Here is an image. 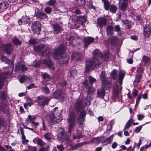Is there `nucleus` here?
I'll use <instances>...</instances> for the list:
<instances>
[{
    "mask_svg": "<svg viewBox=\"0 0 151 151\" xmlns=\"http://www.w3.org/2000/svg\"><path fill=\"white\" fill-rule=\"evenodd\" d=\"M102 2L104 4V7L106 10H108L109 9V1L107 0H102Z\"/></svg>",
    "mask_w": 151,
    "mask_h": 151,
    "instance_id": "30",
    "label": "nucleus"
},
{
    "mask_svg": "<svg viewBox=\"0 0 151 151\" xmlns=\"http://www.w3.org/2000/svg\"><path fill=\"white\" fill-rule=\"evenodd\" d=\"M30 19V18L29 16L25 15L23 16L18 22L19 24H26L29 23Z\"/></svg>",
    "mask_w": 151,
    "mask_h": 151,
    "instance_id": "17",
    "label": "nucleus"
},
{
    "mask_svg": "<svg viewBox=\"0 0 151 151\" xmlns=\"http://www.w3.org/2000/svg\"><path fill=\"white\" fill-rule=\"evenodd\" d=\"M37 40L34 38L31 39L30 40V43L31 44L34 45L36 44L37 42Z\"/></svg>",
    "mask_w": 151,
    "mask_h": 151,
    "instance_id": "47",
    "label": "nucleus"
},
{
    "mask_svg": "<svg viewBox=\"0 0 151 151\" xmlns=\"http://www.w3.org/2000/svg\"><path fill=\"white\" fill-rule=\"evenodd\" d=\"M12 41L14 44L17 45H20L22 44V42L19 40L17 38H14L12 39Z\"/></svg>",
    "mask_w": 151,
    "mask_h": 151,
    "instance_id": "36",
    "label": "nucleus"
},
{
    "mask_svg": "<svg viewBox=\"0 0 151 151\" xmlns=\"http://www.w3.org/2000/svg\"><path fill=\"white\" fill-rule=\"evenodd\" d=\"M86 19L84 17H81L77 20V22L81 24H83L86 22Z\"/></svg>",
    "mask_w": 151,
    "mask_h": 151,
    "instance_id": "27",
    "label": "nucleus"
},
{
    "mask_svg": "<svg viewBox=\"0 0 151 151\" xmlns=\"http://www.w3.org/2000/svg\"><path fill=\"white\" fill-rule=\"evenodd\" d=\"M100 78L102 81L103 88L106 90L109 89L111 86V84L106 78L105 71H103L101 72Z\"/></svg>",
    "mask_w": 151,
    "mask_h": 151,
    "instance_id": "4",
    "label": "nucleus"
},
{
    "mask_svg": "<svg viewBox=\"0 0 151 151\" xmlns=\"http://www.w3.org/2000/svg\"><path fill=\"white\" fill-rule=\"evenodd\" d=\"M121 89L122 87L121 86L120 88H119L117 85H115L114 86L113 91V95L114 97L119 99H121L122 97Z\"/></svg>",
    "mask_w": 151,
    "mask_h": 151,
    "instance_id": "6",
    "label": "nucleus"
},
{
    "mask_svg": "<svg viewBox=\"0 0 151 151\" xmlns=\"http://www.w3.org/2000/svg\"><path fill=\"white\" fill-rule=\"evenodd\" d=\"M58 137L59 140L62 141L67 140L68 139V136L62 128H60L59 129Z\"/></svg>",
    "mask_w": 151,
    "mask_h": 151,
    "instance_id": "9",
    "label": "nucleus"
},
{
    "mask_svg": "<svg viewBox=\"0 0 151 151\" xmlns=\"http://www.w3.org/2000/svg\"><path fill=\"white\" fill-rule=\"evenodd\" d=\"M114 28L111 26H108L107 27L106 32L108 35H111L114 31Z\"/></svg>",
    "mask_w": 151,
    "mask_h": 151,
    "instance_id": "31",
    "label": "nucleus"
},
{
    "mask_svg": "<svg viewBox=\"0 0 151 151\" xmlns=\"http://www.w3.org/2000/svg\"><path fill=\"white\" fill-rule=\"evenodd\" d=\"M28 148L29 151H37V150L35 147L29 146Z\"/></svg>",
    "mask_w": 151,
    "mask_h": 151,
    "instance_id": "51",
    "label": "nucleus"
},
{
    "mask_svg": "<svg viewBox=\"0 0 151 151\" xmlns=\"http://www.w3.org/2000/svg\"><path fill=\"white\" fill-rule=\"evenodd\" d=\"M86 144V142H85L78 143L76 144V145H74L75 147V148H76V149L77 148L80 147Z\"/></svg>",
    "mask_w": 151,
    "mask_h": 151,
    "instance_id": "41",
    "label": "nucleus"
},
{
    "mask_svg": "<svg viewBox=\"0 0 151 151\" xmlns=\"http://www.w3.org/2000/svg\"><path fill=\"white\" fill-rule=\"evenodd\" d=\"M119 0V9L122 10H126L128 5V0Z\"/></svg>",
    "mask_w": 151,
    "mask_h": 151,
    "instance_id": "12",
    "label": "nucleus"
},
{
    "mask_svg": "<svg viewBox=\"0 0 151 151\" xmlns=\"http://www.w3.org/2000/svg\"><path fill=\"white\" fill-rule=\"evenodd\" d=\"M104 138L103 137H95L92 139L91 142V143L93 144H98L102 141L104 140Z\"/></svg>",
    "mask_w": 151,
    "mask_h": 151,
    "instance_id": "22",
    "label": "nucleus"
},
{
    "mask_svg": "<svg viewBox=\"0 0 151 151\" xmlns=\"http://www.w3.org/2000/svg\"><path fill=\"white\" fill-rule=\"evenodd\" d=\"M117 144L116 142H114L111 145L112 148L113 149H115L117 146Z\"/></svg>",
    "mask_w": 151,
    "mask_h": 151,
    "instance_id": "64",
    "label": "nucleus"
},
{
    "mask_svg": "<svg viewBox=\"0 0 151 151\" xmlns=\"http://www.w3.org/2000/svg\"><path fill=\"white\" fill-rule=\"evenodd\" d=\"M14 49L13 45L10 44H7L4 45L3 49L6 53L8 54H11Z\"/></svg>",
    "mask_w": 151,
    "mask_h": 151,
    "instance_id": "16",
    "label": "nucleus"
},
{
    "mask_svg": "<svg viewBox=\"0 0 151 151\" xmlns=\"http://www.w3.org/2000/svg\"><path fill=\"white\" fill-rule=\"evenodd\" d=\"M98 96L100 97H103L105 94V91L104 89H98L97 92Z\"/></svg>",
    "mask_w": 151,
    "mask_h": 151,
    "instance_id": "32",
    "label": "nucleus"
},
{
    "mask_svg": "<svg viewBox=\"0 0 151 151\" xmlns=\"http://www.w3.org/2000/svg\"><path fill=\"white\" fill-rule=\"evenodd\" d=\"M81 57V54L78 52L73 54L72 58L73 60L76 61L79 60Z\"/></svg>",
    "mask_w": 151,
    "mask_h": 151,
    "instance_id": "26",
    "label": "nucleus"
},
{
    "mask_svg": "<svg viewBox=\"0 0 151 151\" xmlns=\"http://www.w3.org/2000/svg\"><path fill=\"white\" fill-rule=\"evenodd\" d=\"M44 11L46 13L50 14L51 12L52 9L51 7L48 6L45 8Z\"/></svg>",
    "mask_w": 151,
    "mask_h": 151,
    "instance_id": "44",
    "label": "nucleus"
},
{
    "mask_svg": "<svg viewBox=\"0 0 151 151\" xmlns=\"http://www.w3.org/2000/svg\"><path fill=\"white\" fill-rule=\"evenodd\" d=\"M133 122V120L132 119H129L125 125L124 130H126L129 128Z\"/></svg>",
    "mask_w": 151,
    "mask_h": 151,
    "instance_id": "35",
    "label": "nucleus"
},
{
    "mask_svg": "<svg viewBox=\"0 0 151 151\" xmlns=\"http://www.w3.org/2000/svg\"><path fill=\"white\" fill-rule=\"evenodd\" d=\"M51 113L50 115V120L54 124L57 123L61 120L62 118L60 117H56L55 113Z\"/></svg>",
    "mask_w": 151,
    "mask_h": 151,
    "instance_id": "11",
    "label": "nucleus"
},
{
    "mask_svg": "<svg viewBox=\"0 0 151 151\" xmlns=\"http://www.w3.org/2000/svg\"><path fill=\"white\" fill-rule=\"evenodd\" d=\"M88 79L89 83L91 84H92L96 81V79L95 78L91 76H89Z\"/></svg>",
    "mask_w": 151,
    "mask_h": 151,
    "instance_id": "46",
    "label": "nucleus"
},
{
    "mask_svg": "<svg viewBox=\"0 0 151 151\" xmlns=\"http://www.w3.org/2000/svg\"><path fill=\"white\" fill-rule=\"evenodd\" d=\"M63 93H64L63 92L60 91H58L55 93L54 95L56 97L59 98H61L63 97Z\"/></svg>",
    "mask_w": 151,
    "mask_h": 151,
    "instance_id": "34",
    "label": "nucleus"
},
{
    "mask_svg": "<svg viewBox=\"0 0 151 151\" xmlns=\"http://www.w3.org/2000/svg\"><path fill=\"white\" fill-rule=\"evenodd\" d=\"M67 120L68 125V132L70 134L76 122V116L73 112H71L69 114Z\"/></svg>",
    "mask_w": 151,
    "mask_h": 151,
    "instance_id": "3",
    "label": "nucleus"
},
{
    "mask_svg": "<svg viewBox=\"0 0 151 151\" xmlns=\"http://www.w3.org/2000/svg\"><path fill=\"white\" fill-rule=\"evenodd\" d=\"M124 24H125L126 27L128 29L130 28L133 25V23L132 22L127 20L125 21Z\"/></svg>",
    "mask_w": 151,
    "mask_h": 151,
    "instance_id": "33",
    "label": "nucleus"
},
{
    "mask_svg": "<svg viewBox=\"0 0 151 151\" xmlns=\"http://www.w3.org/2000/svg\"><path fill=\"white\" fill-rule=\"evenodd\" d=\"M142 61L145 62V64H148L150 62L149 58L147 56L144 55L142 58Z\"/></svg>",
    "mask_w": 151,
    "mask_h": 151,
    "instance_id": "37",
    "label": "nucleus"
},
{
    "mask_svg": "<svg viewBox=\"0 0 151 151\" xmlns=\"http://www.w3.org/2000/svg\"><path fill=\"white\" fill-rule=\"evenodd\" d=\"M97 23L100 27H104L107 25V20L104 18L100 17L98 19Z\"/></svg>",
    "mask_w": 151,
    "mask_h": 151,
    "instance_id": "13",
    "label": "nucleus"
},
{
    "mask_svg": "<svg viewBox=\"0 0 151 151\" xmlns=\"http://www.w3.org/2000/svg\"><path fill=\"white\" fill-rule=\"evenodd\" d=\"M57 149L60 151H62L64 149V148L62 145H58L57 146Z\"/></svg>",
    "mask_w": 151,
    "mask_h": 151,
    "instance_id": "58",
    "label": "nucleus"
},
{
    "mask_svg": "<svg viewBox=\"0 0 151 151\" xmlns=\"http://www.w3.org/2000/svg\"><path fill=\"white\" fill-rule=\"evenodd\" d=\"M29 99L30 100V101L28 102L27 104L29 106H31L33 104V102L32 101V100L30 99Z\"/></svg>",
    "mask_w": 151,
    "mask_h": 151,
    "instance_id": "63",
    "label": "nucleus"
},
{
    "mask_svg": "<svg viewBox=\"0 0 151 151\" xmlns=\"http://www.w3.org/2000/svg\"><path fill=\"white\" fill-rule=\"evenodd\" d=\"M84 39V46L86 48L88 45L92 44L94 41L95 39L91 37H85Z\"/></svg>",
    "mask_w": 151,
    "mask_h": 151,
    "instance_id": "14",
    "label": "nucleus"
},
{
    "mask_svg": "<svg viewBox=\"0 0 151 151\" xmlns=\"http://www.w3.org/2000/svg\"><path fill=\"white\" fill-rule=\"evenodd\" d=\"M44 63L47 65L48 67L52 70H53L54 67L51 61L50 60H44Z\"/></svg>",
    "mask_w": 151,
    "mask_h": 151,
    "instance_id": "28",
    "label": "nucleus"
},
{
    "mask_svg": "<svg viewBox=\"0 0 151 151\" xmlns=\"http://www.w3.org/2000/svg\"><path fill=\"white\" fill-rule=\"evenodd\" d=\"M143 71V69L141 67H139L137 70V73L136 74V76H137V77L138 78V81H139L142 77V74Z\"/></svg>",
    "mask_w": 151,
    "mask_h": 151,
    "instance_id": "25",
    "label": "nucleus"
},
{
    "mask_svg": "<svg viewBox=\"0 0 151 151\" xmlns=\"http://www.w3.org/2000/svg\"><path fill=\"white\" fill-rule=\"evenodd\" d=\"M88 7L90 9L93 10H95L96 9L95 7L93 5L91 2L89 3L88 4Z\"/></svg>",
    "mask_w": 151,
    "mask_h": 151,
    "instance_id": "56",
    "label": "nucleus"
},
{
    "mask_svg": "<svg viewBox=\"0 0 151 151\" xmlns=\"http://www.w3.org/2000/svg\"><path fill=\"white\" fill-rule=\"evenodd\" d=\"M37 102L40 106H44L48 104L50 99L48 97H44L43 96H38L37 97Z\"/></svg>",
    "mask_w": 151,
    "mask_h": 151,
    "instance_id": "8",
    "label": "nucleus"
},
{
    "mask_svg": "<svg viewBox=\"0 0 151 151\" xmlns=\"http://www.w3.org/2000/svg\"><path fill=\"white\" fill-rule=\"evenodd\" d=\"M142 128V125L139 126L135 128V129L134 130V131L135 133H138L141 131Z\"/></svg>",
    "mask_w": 151,
    "mask_h": 151,
    "instance_id": "50",
    "label": "nucleus"
},
{
    "mask_svg": "<svg viewBox=\"0 0 151 151\" xmlns=\"http://www.w3.org/2000/svg\"><path fill=\"white\" fill-rule=\"evenodd\" d=\"M138 119L139 120H142L144 117V116L143 115L139 114L137 116Z\"/></svg>",
    "mask_w": 151,
    "mask_h": 151,
    "instance_id": "61",
    "label": "nucleus"
},
{
    "mask_svg": "<svg viewBox=\"0 0 151 151\" xmlns=\"http://www.w3.org/2000/svg\"><path fill=\"white\" fill-rule=\"evenodd\" d=\"M86 115V113L84 110L82 111L80 113L78 119V123L80 125H83L85 120Z\"/></svg>",
    "mask_w": 151,
    "mask_h": 151,
    "instance_id": "10",
    "label": "nucleus"
},
{
    "mask_svg": "<svg viewBox=\"0 0 151 151\" xmlns=\"http://www.w3.org/2000/svg\"><path fill=\"white\" fill-rule=\"evenodd\" d=\"M37 144L39 145L42 146L45 145V142H43L42 140L40 138L38 139Z\"/></svg>",
    "mask_w": 151,
    "mask_h": 151,
    "instance_id": "43",
    "label": "nucleus"
},
{
    "mask_svg": "<svg viewBox=\"0 0 151 151\" xmlns=\"http://www.w3.org/2000/svg\"><path fill=\"white\" fill-rule=\"evenodd\" d=\"M55 0H50V1L47 2V4L48 5L52 6L55 4Z\"/></svg>",
    "mask_w": 151,
    "mask_h": 151,
    "instance_id": "53",
    "label": "nucleus"
},
{
    "mask_svg": "<svg viewBox=\"0 0 151 151\" xmlns=\"http://www.w3.org/2000/svg\"><path fill=\"white\" fill-rule=\"evenodd\" d=\"M52 26L53 27V30L56 33L58 34L59 32L62 31V30L61 27L58 24H52Z\"/></svg>",
    "mask_w": 151,
    "mask_h": 151,
    "instance_id": "20",
    "label": "nucleus"
},
{
    "mask_svg": "<svg viewBox=\"0 0 151 151\" xmlns=\"http://www.w3.org/2000/svg\"><path fill=\"white\" fill-rule=\"evenodd\" d=\"M45 137L48 140H50L51 139L50 134L48 133H46L45 134Z\"/></svg>",
    "mask_w": 151,
    "mask_h": 151,
    "instance_id": "57",
    "label": "nucleus"
},
{
    "mask_svg": "<svg viewBox=\"0 0 151 151\" xmlns=\"http://www.w3.org/2000/svg\"><path fill=\"white\" fill-rule=\"evenodd\" d=\"M77 71L74 70L71 71L70 73V77H74L77 75Z\"/></svg>",
    "mask_w": 151,
    "mask_h": 151,
    "instance_id": "42",
    "label": "nucleus"
},
{
    "mask_svg": "<svg viewBox=\"0 0 151 151\" xmlns=\"http://www.w3.org/2000/svg\"><path fill=\"white\" fill-rule=\"evenodd\" d=\"M54 112H56L55 113V115L56 117H61V118H62L61 113L62 112V111L61 110H58L57 111H55L52 113H54Z\"/></svg>",
    "mask_w": 151,
    "mask_h": 151,
    "instance_id": "40",
    "label": "nucleus"
},
{
    "mask_svg": "<svg viewBox=\"0 0 151 151\" xmlns=\"http://www.w3.org/2000/svg\"><path fill=\"white\" fill-rule=\"evenodd\" d=\"M40 62L38 61L35 63L33 64V66H34L35 67H39L40 65Z\"/></svg>",
    "mask_w": 151,
    "mask_h": 151,
    "instance_id": "60",
    "label": "nucleus"
},
{
    "mask_svg": "<svg viewBox=\"0 0 151 151\" xmlns=\"http://www.w3.org/2000/svg\"><path fill=\"white\" fill-rule=\"evenodd\" d=\"M42 76L44 79H48L50 78V75L46 73L42 74Z\"/></svg>",
    "mask_w": 151,
    "mask_h": 151,
    "instance_id": "52",
    "label": "nucleus"
},
{
    "mask_svg": "<svg viewBox=\"0 0 151 151\" xmlns=\"http://www.w3.org/2000/svg\"><path fill=\"white\" fill-rule=\"evenodd\" d=\"M93 58L92 60H87L86 63L85 71L88 72L93 68L97 67L100 65L101 63L97 58L98 57L101 56L99 50L96 49L93 52Z\"/></svg>",
    "mask_w": 151,
    "mask_h": 151,
    "instance_id": "1",
    "label": "nucleus"
},
{
    "mask_svg": "<svg viewBox=\"0 0 151 151\" xmlns=\"http://www.w3.org/2000/svg\"><path fill=\"white\" fill-rule=\"evenodd\" d=\"M114 28L115 31L119 32H120L121 30V28L119 27V25H116L115 26Z\"/></svg>",
    "mask_w": 151,
    "mask_h": 151,
    "instance_id": "55",
    "label": "nucleus"
},
{
    "mask_svg": "<svg viewBox=\"0 0 151 151\" xmlns=\"http://www.w3.org/2000/svg\"><path fill=\"white\" fill-rule=\"evenodd\" d=\"M9 4L6 1H3L0 3V11H4L8 7Z\"/></svg>",
    "mask_w": 151,
    "mask_h": 151,
    "instance_id": "23",
    "label": "nucleus"
},
{
    "mask_svg": "<svg viewBox=\"0 0 151 151\" xmlns=\"http://www.w3.org/2000/svg\"><path fill=\"white\" fill-rule=\"evenodd\" d=\"M94 91V89L91 86H89L87 91V93L88 94L92 93Z\"/></svg>",
    "mask_w": 151,
    "mask_h": 151,
    "instance_id": "45",
    "label": "nucleus"
},
{
    "mask_svg": "<svg viewBox=\"0 0 151 151\" xmlns=\"http://www.w3.org/2000/svg\"><path fill=\"white\" fill-rule=\"evenodd\" d=\"M42 88V92L44 94H48L50 93V90L47 87L44 86Z\"/></svg>",
    "mask_w": 151,
    "mask_h": 151,
    "instance_id": "39",
    "label": "nucleus"
},
{
    "mask_svg": "<svg viewBox=\"0 0 151 151\" xmlns=\"http://www.w3.org/2000/svg\"><path fill=\"white\" fill-rule=\"evenodd\" d=\"M35 50L38 52L41 56H45L49 53V49L46 46L42 45L40 46H37L34 48Z\"/></svg>",
    "mask_w": 151,
    "mask_h": 151,
    "instance_id": "5",
    "label": "nucleus"
},
{
    "mask_svg": "<svg viewBox=\"0 0 151 151\" xmlns=\"http://www.w3.org/2000/svg\"><path fill=\"white\" fill-rule=\"evenodd\" d=\"M35 16L37 18L41 20L47 19V16L44 12H39L35 13Z\"/></svg>",
    "mask_w": 151,
    "mask_h": 151,
    "instance_id": "18",
    "label": "nucleus"
},
{
    "mask_svg": "<svg viewBox=\"0 0 151 151\" xmlns=\"http://www.w3.org/2000/svg\"><path fill=\"white\" fill-rule=\"evenodd\" d=\"M65 48L63 45H61L60 47L55 51V53L57 56L58 63L60 65L67 63L69 61L68 56L65 53Z\"/></svg>",
    "mask_w": 151,
    "mask_h": 151,
    "instance_id": "2",
    "label": "nucleus"
},
{
    "mask_svg": "<svg viewBox=\"0 0 151 151\" xmlns=\"http://www.w3.org/2000/svg\"><path fill=\"white\" fill-rule=\"evenodd\" d=\"M141 98V93L139 94L136 100V102L135 106H137L140 102V100Z\"/></svg>",
    "mask_w": 151,
    "mask_h": 151,
    "instance_id": "48",
    "label": "nucleus"
},
{
    "mask_svg": "<svg viewBox=\"0 0 151 151\" xmlns=\"http://www.w3.org/2000/svg\"><path fill=\"white\" fill-rule=\"evenodd\" d=\"M75 106L76 109L77 110H79L83 108L84 104L83 101L80 100H79L76 101Z\"/></svg>",
    "mask_w": 151,
    "mask_h": 151,
    "instance_id": "21",
    "label": "nucleus"
},
{
    "mask_svg": "<svg viewBox=\"0 0 151 151\" xmlns=\"http://www.w3.org/2000/svg\"><path fill=\"white\" fill-rule=\"evenodd\" d=\"M26 78L24 76H22L19 79V80L21 83H23L25 81Z\"/></svg>",
    "mask_w": 151,
    "mask_h": 151,
    "instance_id": "59",
    "label": "nucleus"
},
{
    "mask_svg": "<svg viewBox=\"0 0 151 151\" xmlns=\"http://www.w3.org/2000/svg\"><path fill=\"white\" fill-rule=\"evenodd\" d=\"M143 34L144 36L148 37L151 35V26L149 24H146L144 27Z\"/></svg>",
    "mask_w": 151,
    "mask_h": 151,
    "instance_id": "15",
    "label": "nucleus"
},
{
    "mask_svg": "<svg viewBox=\"0 0 151 151\" xmlns=\"http://www.w3.org/2000/svg\"><path fill=\"white\" fill-rule=\"evenodd\" d=\"M32 29L33 32L38 34L40 32L41 29V24L38 21H35L32 23Z\"/></svg>",
    "mask_w": 151,
    "mask_h": 151,
    "instance_id": "7",
    "label": "nucleus"
},
{
    "mask_svg": "<svg viewBox=\"0 0 151 151\" xmlns=\"http://www.w3.org/2000/svg\"><path fill=\"white\" fill-rule=\"evenodd\" d=\"M86 3L85 0H76L75 5L78 8H83Z\"/></svg>",
    "mask_w": 151,
    "mask_h": 151,
    "instance_id": "19",
    "label": "nucleus"
},
{
    "mask_svg": "<svg viewBox=\"0 0 151 151\" xmlns=\"http://www.w3.org/2000/svg\"><path fill=\"white\" fill-rule=\"evenodd\" d=\"M28 119L32 123L35 119L36 118L34 116L32 117L31 115H29L28 116Z\"/></svg>",
    "mask_w": 151,
    "mask_h": 151,
    "instance_id": "49",
    "label": "nucleus"
},
{
    "mask_svg": "<svg viewBox=\"0 0 151 151\" xmlns=\"http://www.w3.org/2000/svg\"><path fill=\"white\" fill-rule=\"evenodd\" d=\"M136 18L137 20L139 22H141L142 21V17L140 16H138L136 17Z\"/></svg>",
    "mask_w": 151,
    "mask_h": 151,
    "instance_id": "62",
    "label": "nucleus"
},
{
    "mask_svg": "<svg viewBox=\"0 0 151 151\" xmlns=\"http://www.w3.org/2000/svg\"><path fill=\"white\" fill-rule=\"evenodd\" d=\"M113 137V134L111 135L107 139H106L102 142V145L105 146L111 143Z\"/></svg>",
    "mask_w": 151,
    "mask_h": 151,
    "instance_id": "24",
    "label": "nucleus"
},
{
    "mask_svg": "<svg viewBox=\"0 0 151 151\" xmlns=\"http://www.w3.org/2000/svg\"><path fill=\"white\" fill-rule=\"evenodd\" d=\"M124 76V73L123 72L120 71L119 73V79L123 80Z\"/></svg>",
    "mask_w": 151,
    "mask_h": 151,
    "instance_id": "54",
    "label": "nucleus"
},
{
    "mask_svg": "<svg viewBox=\"0 0 151 151\" xmlns=\"http://www.w3.org/2000/svg\"><path fill=\"white\" fill-rule=\"evenodd\" d=\"M109 9L110 11L113 13L116 12L117 9V7L115 5H110L109 7Z\"/></svg>",
    "mask_w": 151,
    "mask_h": 151,
    "instance_id": "29",
    "label": "nucleus"
},
{
    "mask_svg": "<svg viewBox=\"0 0 151 151\" xmlns=\"http://www.w3.org/2000/svg\"><path fill=\"white\" fill-rule=\"evenodd\" d=\"M111 78L114 79H116L117 77V70H114L111 72Z\"/></svg>",
    "mask_w": 151,
    "mask_h": 151,
    "instance_id": "38",
    "label": "nucleus"
}]
</instances>
